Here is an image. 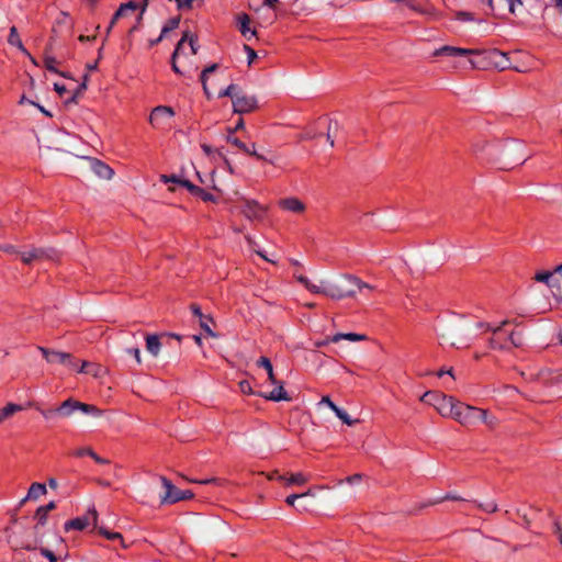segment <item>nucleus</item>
Wrapping results in <instances>:
<instances>
[{
  "mask_svg": "<svg viewBox=\"0 0 562 562\" xmlns=\"http://www.w3.org/2000/svg\"><path fill=\"white\" fill-rule=\"evenodd\" d=\"M509 324V321H503L498 326H492L488 323H479L477 326L484 331H491L492 336L488 340L490 348L495 350H508L510 347L519 348L524 345L521 333H506L503 328Z\"/></svg>",
  "mask_w": 562,
  "mask_h": 562,
  "instance_id": "1",
  "label": "nucleus"
},
{
  "mask_svg": "<svg viewBox=\"0 0 562 562\" xmlns=\"http://www.w3.org/2000/svg\"><path fill=\"white\" fill-rule=\"evenodd\" d=\"M296 280L311 293L324 294L333 300L355 296L356 290L345 288L342 284H329L326 281L314 282L303 274H295Z\"/></svg>",
  "mask_w": 562,
  "mask_h": 562,
  "instance_id": "2",
  "label": "nucleus"
},
{
  "mask_svg": "<svg viewBox=\"0 0 562 562\" xmlns=\"http://www.w3.org/2000/svg\"><path fill=\"white\" fill-rule=\"evenodd\" d=\"M257 366L263 368L267 371L268 380L276 387L269 393H258L259 396L273 402L291 401V397L283 387L282 382L278 381L271 361L267 357H260L257 360Z\"/></svg>",
  "mask_w": 562,
  "mask_h": 562,
  "instance_id": "3",
  "label": "nucleus"
},
{
  "mask_svg": "<svg viewBox=\"0 0 562 562\" xmlns=\"http://www.w3.org/2000/svg\"><path fill=\"white\" fill-rule=\"evenodd\" d=\"M420 401L434 406L442 417H448L451 415V409L457 400L440 392L427 391L422 395Z\"/></svg>",
  "mask_w": 562,
  "mask_h": 562,
  "instance_id": "4",
  "label": "nucleus"
},
{
  "mask_svg": "<svg viewBox=\"0 0 562 562\" xmlns=\"http://www.w3.org/2000/svg\"><path fill=\"white\" fill-rule=\"evenodd\" d=\"M475 414H480L479 407L456 401L451 409V415H449L448 417L453 418L456 422H458L460 425L464 427H471L475 425Z\"/></svg>",
  "mask_w": 562,
  "mask_h": 562,
  "instance_id": "5",
  "label": "nucleus"
},
{
  "mask_svg": "<svg viewBox=\"0 0 562 562\" xmlns=\"http://www.w3.org/2000/svg\"><path fill=\"white\" fill-rule=\"evenodd\" d=\"M38 351L43 355L44 359L49 364H61L72 370L76 369L78 361L69 352L58 351L42 346L37 347Z\"/></svg>",
  "mask_w": 562,
  "mask_h": 562,
  "instance_id": "6",
  "label": "nucleus"
},
{
  "mask_svg": "<svg viewBox=\"0 0 562 562\" xmlns=\"http://www.w3.org/2000/svg\"><path fill=\"white\" fill-rule=\"evenodd\" d=\"M284 503L299 513L312 512L317 504L315 494H289Z\"/></svg>",
  "mask_w": 562,
  "mask_h": 562,
  "instance_id": "7",
  "label": "nucleus"
},
{
  "mask_svg": "<svg viewBox=\"0 0 562 562\" xmlns=\"http://www.w3.org/2000/svg\"><path fill=\"white\" fill-rule=\"evenodd\" d=\"M98 522V513L94 507H90L86 515L81 517H77L75 519L68 520L65 524V530H83L90 525L97 526Z\"/></svg>",
  "mask_w": 562,
  "mask_h": 562,
  "instance_id": "8",
  "label": "nucleus"
},
{
  "mask_svg": "<svg viewBox=\"0 0 562 562\" xmlns=\"http://www.w3.org/2000/svg\"><path fill=\"white\" fill-rule=\"evenodd\" d=\"M268 207L256 200L245 199L241 207L243 214L250 221H262Z\"/></svg>",
  "mask_w": 562,
  "mask_h": 562,
  "instance_id": "9",
  "label": "nucleus"
},
{
  "mask_svg": "<svg viewBox=\"0 0 562 562\" xmlns=\"http://www.w3.org/2000/svg\"><path fill=\"white\" fill-rule=\"evenodd\" d=\"M258 108V101L255 95L240 93L233 100V110L235 113L245 114L255 111Z\"/></svg>",
  "mask_w": 562,
  "mask_h": 562,
  "instance_id": "10",
  "label": "nucleus"
},
{
  "mask_svg": "<svg viewBox=\"0 0 562 562\" xmlns=\"http://www.w3.org/2000/svg\"><path fill=\"white\" fill-rule=\"evenodd\" d=\"M59 258V252L53 248L44 249V248H35L30 251H25L21 255V259L24 263L29 265L35 260L49 259L57 260Z\"/></svg>",
  "mask_w": 562,
  "mask_h": 562,
  "instance_id": "11",
  "label": "nucleus"
},
{
  "mask_svg": "<svg viewBox=\"0 0 562 562\" xmlns=\"http://www.w3.org/2000/svg\"><path fill=\"white\" fill-rule=\"evenodd\" d=\"M187 41L189 42L192 55H195L198 53V49H199L198 38L194 35H190L189 32H184L181 40L178 42L176 49L171 57V67L176 74H181V71L176 63V58L179 56V54L182 50V47Z\"/></svg>",
  "mask_w": 562,
  "mask_h": 562,
  "instance_id": "12",
  "label": "nucleus"
},
{
  "mask_svg": "<svg viewBox=\"0 0 562 562\" xmlns=\"http://www.w3.org/2000/svg\"><path fill=\"white\" fill-rule=\"evenodd\" d=\"M175 115L172 108L166 105L156 106L150 115L149 123L155 127L159 128L165 125L166 120H170Z\"/></svg>",
  "mask_w": 562,
  "mask_h": 562,
  "instance_id": "13",
  "label": "nucleus"
},
{
  "mask_svg": "<svg viewBox=\"0 0 562 562\" xmlns=\"http://www.w3.org/2000/svg\"><path fill=\"white\" fill-rule=\"evenodd\" d=\"M269 480H278L283 482V488L301 487L308 481L307 476L303 473H294L290 476H283L279 472H273L269 476Z\"/></svg>",
  "mask_w": 562,
  "mask_h": 562,
  "instance_id": "14",
  "label": "nucleus"
},
{
  "mask_svg": "<svg viewBox=\"0 0 562 562\" xmlns=\"http://www.w3.org/2000/svg\"><path fill=\"white\" fill-rule=\"evenodd\" d=\"M415 499H413L412 502L416 505L414 508H412L409 512L411 513H417L428 506H431V505H435V504H439L441 502H445V501H448V499H451V501H461L460 497L456 496V495H447L445 497H440V498H424V497H420V494H415Z\"/></svg>",
  "mask_w": 562,
  "mask_h": 562,
  "instance_id": "15",
  "label": "nucleus"
},
{
  "mask_svg": "<svg viewBox=\"0 0 562 562\" xmlns=\"http://www.w3.org/2000/svg\"><path fill=\"white\" fill-rule=\"evenodd\" d=\"M278 205L280 209H282L284 211L296 213V214H302L306 210L305 204L300 199H297L295 196L281 199V200H279Z\"/></svg>",
  "mask_w": 562,
  "mask_h": 562,
  "instance_id": "16",
  "label": "nucleus"
},
{
  "mask_svg": "<svg viewBox=\"0 0 562 562\" xmlns=\"http://www.w3.org/2000/svg\"><path fill=\"white\" fill-rule=\"evenodd\" d=\"M227 142H229L231 144H233L234 146H236L238 149H240L241 151H244L245 154H248L250 156H254L256 157L257 159L259 160H265V161H268L270 164H274L273 160L271 159H267L266 157H263L262 155L258 154L256 151V145L252 144L251 147L247 146L245 143H243L240 139H238L237 137H234L232 135H228L227 136Z\"/></svg>",
  "mask_w": 562,
  "mask_h": 562,
  "instance_id": "17",
  "label": "nucleus"
},
{
  "mask_svg": "<svg viewBox=\"0 0 562 562\" xmlns=\"http://www.w3.org/2000/svg\"><path fill=\"white\" fill-rule=\"evenodd\" d=\"M473 153L487 160L496 159V146L488 142H479L473 145Z\"/></svg>",
  "mask_w": 562,
  "mask_h": 562,
  "instance_id": "18",
  "label": "nucleus"
},
{
  "mask_svg": "<svg viewBox=\"0 0 562 562\" xmlns=\"http://www.w3.org/2000/svg\"><path fill=\"white\" fill-rule=\"evenodd\" d=\"M436 55L447 56H468V55H482L483 53L477 49L460 48L454 46H442L436 50Z\"/></svg>",
  "mask_w": 562,
  "mask_h": 562,
  "instance_id": "19",
  "label": "nucleus"
},
{
  "mask_svg": "<svg viewBox=\"0 0 562 562\" xmlns=\"http://www.w3.org/2000/svg\"><path fill=\"white\" fill-rule=\"evenodd\" d=\"M191 482L200 485L205 486L209 488H232L231 483L217 477H209V479H202V480H191Z\"/></svg>",
  "mask_w": 562,
  "mask_h": 562,
  "instance_id": "20",
  "label": "nucleus"
},
{
  "mask_svg": "<svg viewBox=\"0 0 562 562\" xmlns=\"http://www.w3.org/2000/svg\"><path fill=\"white\" fill-rule=\"evenodd\" d=\"M91 167L93 172L102 179L110 180L114 176L113 169L101 160H93Z\"/></svg>",
  "mask_w": 562,
  "mask_h": 562,
  "instance_id": "21",
  "label": "nucleus"
},
{
  "mask_svg": "<svg viewBox=\"0 0 562 562\" xmlns=\"http://www.w3.org/2000/svg\"><path fill=\"white\" fill-rule=\"evenodd\" d=\"M237 23L239 31L244 37L247 40H250L251 37L256 36V31L251 30L249 27L250 24V18L246 13H240L237 15Z\"/></svg>",
  "mask_w": 562,
  "mask_h": 562,
  "instance_id": "22",
  "label": "nucleus"
},
{
  "mask_svg": "<svg viewBox=\"0 0 562 562\" xmlns=\"http://www.w3.org/2000/svg\"><path fill=\"white\" fill-rule=\"evenodd\" d=\"M555 273L557 272H554V269L552 271H538L535 274L533 280L537 282L544 283L551 289H560V283L558 282V280L553 279V276Z\"/></svg>",
  "mask_w": 562,
  "mask_h": 562,
  "instance_id": "23",
  "label": "nucleus"
},
{
  "mask_svg": "<svg viewBox=\"0 0 562 562\" xmlns=\"http://www.w3.org/2000/svg\"><path fill=\"white\" fill-rule=\"evenodd\" d=\"M146 350L153 356L157 357L160 353L161 342L160 336L157 334H148L145 336Z\"/></svg>",
  "mask_w": 562,
  "mask_h": 562,
  "instance_id": "24",
  "label": "nucleus"
},
{
  "mask_svg": "<svg viewBox=\"0 0 562 562\" xmlns=\"http://www.w3.org/2000/svg\"><path fill=\"white\" fill-rule=\"evenodd\" d=\"M479 495H480L479 498H474L471 502L475 503L477 505V507H480L484 512L492 513V512L496 510V507H497L496 503L491 497L490 494H479Z\"/></svg>",
  "mask_w": 562,
  "mask_h": 562,
  "instance_id": "25",
  "label": "nucleus"
},
{
  "mask_svg": "<svg viewBox=\"0 0 562 562\" xmlns=\"http://www.w3.org/2000/svg\"><path fill=\"white\" fill-rule=\"evenodd\" d=\"M77 400L70 397L56 407V413L63 417H69L77 412Z\"/></svg>",
  "mask_w": 562,
  "mask_h": 562,
  "instance_id": "26",
  "label": "nucleus"
},
{
  "mask_svg": "<svg viewBox=\"0 0 562 562\" xmlns=\"http://www.w3.org/2000/svg\"><path fill=\"white\" fill-rule=\"evenodd\" d=\"M160 179L165 183L177 182L180 186L187 188L192 194H195L198 189L200 188V187L193 184L192 182H190L189 180H180V179H177L175 176L170 177V176L162 175Z\"/></svg>",
  "mask_w": 562,
  "mask_h": 562,
  "instance_id": "27",
  "label": "nucleus"
},
{
  "mask_svg": "<svg viewBox=\"0 0 562 562\" xmlns=\"http://www.w3.org/2000/svg\"><path fill=\"white\" fill-rule=\"evenodd\" d=\"M22 409L23 407L19 404L8 403L0 409V424L13 416L15 413L21 412Z\"/></svg>",
  "mask_w": 562,
  "mask_h": 562,
  "instance_id": "28",
  "label": "nucleus"
},
{
  "mask_svg": "<svg viewBox=\"0 0 562 562\" xmlns=\"http://www.w3.org/2000/svg\"><path fill=\"white\" fill-rule=\"evenodd\" d=\"M346 482L348 484H350L351 486H357L359 488L370 490L373 487L370 484V480L369 479L364 480V477L361 474H355V475L348 476L346 479Z\"/></svg>",
  "mask_w": 562,
  "mask_h": 562,
  "instance_id": "29",
  "label": "nucleus"
},
{
  "mask_svg": "<svg viewBox=\"0 0 562 562\" xmlns=\"http://www.w3.org/2000/svg\"><path fill=\"white\" fill-rule=\"evenodd\" d=\"M8 42L10 45L12 46H15L19 50H21L23 54L25 55H29V52L27 49L24 47L20 36H19V33H18V30L15 26H12L10 29V33H9V37H8Z\"/></svg>",
  "mask_w": 562,
  "mask_h": 562,
  "instance_id": "30",
  "label": "nucleus"
},
{
  "mask_svg": "<svg viewBox=\"0 0 562 562\" xmlns=\"http://www.w3.org/2000/svg\"><path fill=\"white\" fill-rule=\"evenodd\" d=\"M193 494H164L159 499L160 505L175 504L178 502L187 501L192 497Z\"/></svg>",
  "mask_w": 562,
  "mask_h": 562,
  "instance_id": "31",
  "label": "nucleus"
},
{
  "mask_svg": "<svg viewBox=\"0 0 562 562\" xmlns=\"http://www.w3.org/2000/svg\"><path fill=\"white\" fill-rule=\"evenodd\" d=\"M41 541H35V543H27L24 546V549L25 550H36V549H40L42 555H44L45 558L48 559L49 562H57V558L56 555L54 554L53 551L48 550L47 548H44V547H41Z\"/></svg>",
  "mask_w": 562,
  "mask_h": 562,
  "instance_id": "32",
  "label": "nucleus"
},
{
  "mask_svg": "<svg viewBox=\"0 0 562 562\" xmlns=\"http://www.w3.org/2000/svg\"><path fill=\"white\" fill-rule=\"evenodd\" d=\"M344 282L348 284V286L344 285L345 288H349L355 290L357 288L358 290L362 289H372V286L363 281H361L359 278L355 276L347 274L344 277Z\"/></svg>",
  "mask_w": 562,
  "mask_h": 562,
  "instance_id": "33",
  "label": "nucleus"
},
{
  "mask_svg": "<svg viewBox=\"0 0 562 562\" xmlns=\"http://www.w3.org/2000/svg\"><path fill=\"white\" fill-rule=\"evenodd\" d=\"M366 338H367L366 335H361V334H356V333H347V334L338 333V334L334 335L329 340L331 342H338L341 339H346V340H349V341H361V340H364Z\"/></svg>",
  "mask_w": 562,
  "mask_h": 562,
  "instance_id": "34",
  "label": "nucleus"
},
{
  "mask_svg": "<svg viewBox=\"0 0 562 562\" xmlns=\"http://www.w3.org/2000/svg\"><path fill=\"white\" fill-rule=\"evenodd\" d=\"M137 7H138L137 3L134 1H130L127 3L121 4L119 10L115 12L114 16L112 18L110 27L113 26V24L116 22L117 19H120L121 16H124L127 11H135L137 9Z\"/></svg>",
  "mask_w": 562,
  "mask_h": 562,
  "instance_id": "35",
  "label": "nucleus"
},
{
  "mask_svg": "<svg viewBox=\"0 0 562 562\" xmlns=\"http://www.w3.org/2000/svg\"><path fill=\"white\" fill-rule=\"evenodd\" d=\"M201 149L207 157H214L217 155L218 157L223 158L225 164L227 165L229 172L233 173V168H232L229 161L224 157V155L222 154V151L220 149H213L210 145H206V144H202Z\"/></svg>",
  "mask_w": 562,
  "mask_h": 562,
  "instance_id": "36",
  "label": "nucleus"
},
{
  "mask_svg": "<svg viewBox=\"0 0 562 562\" xmlns=\"http://www.w3.org/2000/svg\"><path fill=\"white\" fill-rule=\"evenodd\" d=\"M200 326L204 330L205 335L217 338V335L213 331L212 326L214 325V321L210 315L202 317L200 321Z\"/></svg>",
  "mask_w": 562,
  "mask_h": 562,
  "instance_id": "37",
  "label": "nucleus"
},
{
  "mask_svg": "<svg viewBox=\"0 0 562 562\" xmlns=\"http://www.w3.org/2000/svg\"><path fill=\"white\" fill-rule=\"evenodd\" d=\"M77 407H78L77 411H80L83 414H88V415H92V416H97V417L102 415V411L91 404H86V403L77 401Z\"/></svg>",
  "mask_w": 562,
  "mask_h": 562,
  "instance_id": "38",
  "label": "nucleus"
},
{
  "mask_svg": "<svg viewBox=\"0 0 562 562\" xmlns=\"http://www.w3.org/2000/svg\"><path fill=\"white\" fill-rule=\"evenodd\" d=\"M98 531L101 536H103L108 540H111V541L119 540L121 542L122 547H125L123 537L120 532H112L104 527H100L98 529Z\"/></svg>",
  "mask_w": 562,
  "mask_h": 562,
  "instance_id": "39",
  "label": "nucleus"
},
{
  "mask_svg": "<svg viewBox=\"0 0 562 562\" xmlns=\"http://www.w3.org/2000/svg\"><path fill=\"white\" fill-rule=\"evenodd\" d=\"M216 68H217V64H213V65H211V66L206 67V68L202 71L201 77H200L201 82H202V85H203V90H204V92H205V94H206V97H207V98H210V97H211V92H210V90H209V88H207V85H206V78H207V75H209V74H211V72H213V71H215V70H216Z\"/></svg>",
  "mask_w": 562,
  "mask_h": 562,
  "instance_id": "40",
  "label": "nucleus"
},
{
  "mask_svg": "<svg viewBox=\"0 0 562 562\" xmlns=\"http://www.w3.org/2000/svg\"><path fill=\"white\" fill-rule=\"evenodd\" d=\"M180 18H172L170 19L162 27L160 38H164V36L169 33L172 30H176L179 26Z\"/></svg>",
  "mask_w": 562,
  "mask_h": 562,
  "instance_id": "41",
  "label": "nucleus"
},
{
  "mask_svg": "<svg viewBox=\"0 0 562 562\" xmlns=\"http://www.w3.org/2000/svg\"><path fill=\"white\" fill-rule=\"evenodd\" d=\"M336 416L346 425L353 426L359 423V419H352L348 413L341 408H339L336 413Z\"/></svg>",
  "mask_w": 562,
  "mask_h": 562,
  "instance_id": "42",
  "label": "nucleus"
},
{
  "mask_svg": "<svg viewBox=\"0 0 562 562\" xmlns=\"http://www.w3.org/2000/svg\"><path fill=\"white\" fill-rule=\"evenodd\" d=\"M58 64V61L56 60L55 57L53 56H45L44 58V66L47 70L52 71V72H55V74H59L61 76H65L63 72H60L57 68H56V65Z\"/></svg>",
  "mask_w": 562,
  "mask_h": 562,
  "instance_id": "43",
  "label": "nucleus"
},
{
  "mask_svg": "<svg viewBox=\"0 0 562 562\" xmlns=\"http://www.w3.org/2000/svg\"><path fill=\"white\" fill-rule=\"evenodd\" d=\"M240 93L241 92H239L238 86L229 85L226 89L218 93V97H229L233 101L235 95H239Z\"/></svg>",
  "mask_w": 562,
  "mask_h": 562,
  "instance_id": "44",
  "label": "nucleus"
},
{
  "mask_svg": "<svg viewBox=\"0 0 562 562\" xmlns=\"http://www.w3.org/2000/svg\"><path fill=\"white\" fill-rule=\"evenodd\" d=\"M488 55V58L492 59L496 66H501L502 68H505V66L503 65V63L498 59H504L506 57V55L497 49H493L491 52L487 53Z\"/></svg>",
  "mask_w": 562,
  "mask_h": 562,
  "instance_id": "45",
  "label": "nucleus"
},
{
  "mask_svg": "<svg viewBox=\"0 0 562 562\" xmlns=\"http://www.w3.org/2000/svg\"><path fill=\"white\" fill-rule=\"evenodd\" d=\"M125 352L133 356L138 366L143 363L140 349L138 346L127 347L125 348Z\"/></svg>",
  "mask_w": 562,
  "mask_h": 562,
  "instance_id": "46",
  "label": "nucleus"
},
{
  "mask_svg": "<svg viewBox=\"0 0 562 562\" xmlns=\"http://www.w3.org/2000/svg\"><path fill=\"white\" fill-rule=\"evenodd\" d=\"M194 195L199 196L201 200H203L205 202H216L217 201L213 194L206 192L202 188H199Z\"/></svg>",
  "mask_w": 562,
  "mask_h": 562,
  "instance_id": "47",
  "label": "nucleus"
},
{
  "mask_svg": "<svg viewBox=\"0 0 562 562\" xmlns=\"http://www.w3.org/2000/svg\"><path fill=\"white\" fill-rule=\"evenodd\" d=\"M46 516L47 513H45L43 509L38 508L35 514V518L37 520V525L35 526V531L38 532V527L44 526L46 522Z\"/></svg>",
  "mask_w": 562,
  "mask_h": 562,
  "instance_id": "48",
  "label": "nucleus"
},
{
  "mask_svg": "<svg viewBox=\"0 0 562 562\" xmlns=\"http://www.w3.org/2000/svg\"><path fill=\"white\" fill-rule=\"evenodd\" d=\"M159 481L161 482L162 487L166 490V492H179L176 486L165 476H159Z\"/></svg>",
  "mask_w": 562,
  "mask_h": 562,
  "instance_id": "49",
  "label": "nucleus"
},
{
  "mask_svg": "<svg viewBox=\"0 0 562 562\" xmlns=\"http://www.w3.org/2000/svg\"><path fill=\"white\" fill-rule=\"evenodd\" d=\"M326 404L334 413H336L339 407L330 400L328 395H324L319 402V405Z\"/></svg>",
  "mask_w": 562,
  "mask_h": 562,
  "instance_id": "50",
  "label": "nucleus"
},
{
  "mask_svg": "<svg viewBox=\"0 0 562 562\" xmlns=\"http://www.w3.org/2000/svg\"><path fill=\"white\" fill-rule=\"evenodd\" d=\"M456 19L462 22L473 21V15L465 11H459L456 13Z\"/></svg>",
  "mask_w": 562,
  "mask_h": 562,
  "instance_id": "51",
  "label": "nucleus"
},
{
  "mask_svg": "<svg viewBox=\"0 0 562 562\" xmlns=\"http://www.w3.org/2000/svg\"><path fill=\"white\" fill-rule=\"evenodd\" d=\"M93 453H94V451L91 448L83 447V448H80V449L76 450L74 452V456L78 457V458L83 457V456L92 457Z\"/></svg>",
  "mask_w": 562,
  "mask_h": 562,
  "instance_id": "52",
  "label": "nucleus"
},
{
  "mask_svg": "<svg viewBox=\"0 0 562 562\" xmlns=\"http://www.w3.org/2000/svg\"><path fill=\"white\" fill-rule=\"evenodd\" d=\"M27 492H46V484L34 482L31 484Z\"/></svg>",
  "mask_w": 562,
  "mask_h": 562,
  "instance_id": "53",
  "label": "nucleus"
},
{
  "mask_svg": "<svg viewBox=\"0 0 562 562\" xmlns=\"http://www.w3.org/2000/svg\"><path fill=\"white\" fill-rule=\"evenodd\" d=\"M244 49L247 53L248 64L251 65L254 63V60L256 59L257 54H256L255 49H252L248 45H244Z\"/></svg>",
  "mask_w": 562,
  "mask_h": 562,
  "instance_id": "54",
  "label": "nucleus"
},
{
  "mask_svg": "<svg viewBox=\"0 0 562 562\" xmlns=\"http://www.w3.org/2000/svg\"><path fill=\"white\" fill-rule=\"evenodd\" d=\"M195 0H177L178 8L181 10H190L193 7Z\"/></svg>",
  "mask_w": 562,
  "mask_h": 562,
  "instance_id": "55",
  "label": "nucleus"
},
{
  "mask_svg": "<svg viewBox=\"0 0 562 562\" xmlns=\"http://www.w3.org/2000/svg\"><path fill=\"white\" fill-rule=\"evenodd\" d=\"M479 413L480 414H475V424L481 420L483 422L484 424H486V422L488 420L490 416L487 414V411L485 409H482V408H479Z\"/></svg>",
  "mask_w": 562,
  "mask_h": 562,
  "instance_id": "56",
  "label": "nucleus"
},
{
  "mask_svg": "<svg viewBox=\"0 0 562 562\" xmlns=\"http://www.w3.org/2000/svg\"><path fill=\"white\" fill-rule=\"evenodd\" d=\"M239 389L244 394H252V387L248 381L239 382Z\"/></svg>",
  "mask_w": 562,
  "mask_h": 562,
  "instance_id": "57",
  "label": "nucleus"
},
{
  "mask_svg": "<svg viewBox=\"0 0 562 562\" xmlns=\"http://www.w3.org/2000/svg\"><path fill=\"white\" fill-rule=\"evenodd\" d=\"M92 366L93 364L88 361H82L80 368H78V369L76 368L75 370H77L79 373H88V372H90L89 368Z\"/></svg>",
  "mask_w": 562,
  "mask_h": 562,
  "instance_id": "58",
  "label": "nucleus"
},
{
  "mask_svg": "<svg viewBox=\"0 0 562 562\" xmlns=\"http://www.w3.org/2000/svg\"><path fill=\"white\" fill-rule=\"evenodd\" d=\"M98 464H102V465H108L110 464V460L105 459V458H102L100 457L99 454H97L95 452L92 454L91 457Z\"/></svg>",
  "mask_w": 562,
  "mask_h": 562,
  "instance_id": "59",
  "label": "nucleus"
},
{
  "mask_svg": "<svg viewBox=\"0 0 562 562\" xmlns=\"http://www.w3.org/2000/svg\"><path fill=\"white\" fill-rule=\"evenodd\" d=\"M190 308H191V311H192L193 315H194V316H196V317H199V321H200L202 317H204V316H205V315L202 313V311H201V308H200V306H199V305H196V304H192Z\"/></svg>",
  "mask_w": 562,
  "mask_h": 562,
  "instance_id": "60",
  "label": "nucleus"
},
{
  "mask_svg": "<svg viewBox=\"0 0 562 562\" xmlns=\"http://www.w3.org/2000/svg\"><path fill=\"white\" fill-rule=\"evenodd\" d=\"M40 413L41 415L46 418V419H49L54 414H57L56 413V408H50V409H40Z\"/></svg>",
  "mask_w": 562,
  "mask_h": 562,
  "instance_id": "61",
  "label": "nucleus"
},
{
  "mask_svg": "<svg viewBox=\"0 0 562 562\" xmlns=\"http://www.w3.org/2000/svg\"><path fill=\"white\" fill-rule=\"evenodd\" d=\"M554 533L557 535L558 540L562 546V526L559 522L554 524Z\"/></svg>",
  "mask_w": 562,
  "mask_h": 562,
  "instance_id": "62",
  "label": "nucleus"
},
{
  "mask_svg": "<svg viewBox=\"0 0 562 562\" xmlns=\"http://www.w3.org/2000/svg\"><path fill=\"white\" fill-rule=\"evenodd\" d=\"M54 89H55V91H56L60 97H63V95L66 93V91H67L66 87H65L64 85H59V83H55V85H54Z\"/></svg>",
  "mask_w": 562,
  "mask_h": 562,
  "instance_id": "63",
  "label": "nucleus"
},
{
  "mask_svg": "<svg viewBox=\"0 0 562 562\" xmlns=\"http://www.w3.org/2000/svg\"><path fill=\"white\" fill-rule=\"evenodd\" d=\"M89 373L92 374L93 376H98L101 371V368L98 364H93L92 367L89 368Z\"/></svg>",
  "mask_w": 562,
  "mask_h": 562,
  "instance_id": "64",
  "label": "nucleus"
}]
</instances>
